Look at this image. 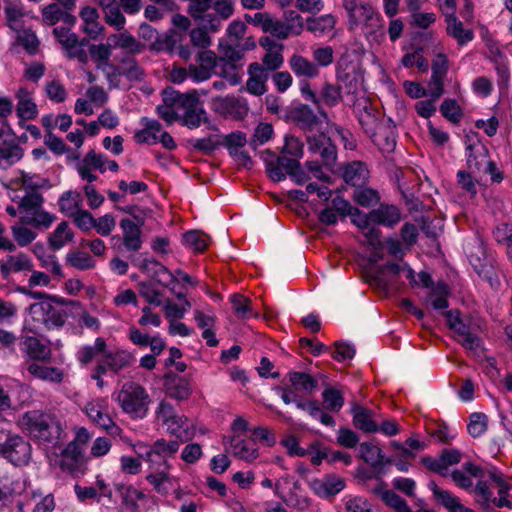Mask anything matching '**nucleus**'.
<instances>
[{"mask_svg": "<svg viewBox=\"0 0 512 512\" xmlns=\"http://www.w3.org/2000/svg\"><path fill=\"white\" fill-rule=\"evenodd\" d=\"M116 490L119 492L122 498V503L132 512H136L138 510V501L145 498L143 492L133 488L132 486L117 484Z\"/></svg>", "mask_w": 512, "mask_h": 512, "instance_id": "obj_42", "label": "nucleus"}, {"mask_svg": "<svg viewBox=\"0 0 512 512\" xmlns=\"http://www.w3.org/2000/svg\"><path fill=\"white\" fill-rule=\"evenodd\" d=\"M467 257L475 272L490 286L497 289L500 285L491 259L487 254V248L483 239L479 236L475 237L466 245Z\"/></svg>", "mask_w": 512, "mask_h": 512, "instance_id": "obj_4", "label": "nucleus"}, {"mask_svg": "<svg viewBox=\"0 0 512 512\" xmlns=\"http://www.w3.org/2000/svg\"><path fill=\"white\" fill-rule=\"evenodd\" d=\"M487 425V416L484 413L476 412L470 415V421L467 425V430L472 437H479L487 430Z\"/></svg>", "mask_w": 512, "mask_h": 512, "instance_id": "obj_62", "label": "nucleus"}, {"mask_svg": "<svg viewBox=\"0 0 512 512\" xmlns=\"http://www.w3.org/2000/svg\"><path fill=\"white\" fill-rule=\"evenodd\" d=\"M44 198L38 192H27L19 200V211L23 214L21 223L35 228L47 229L55 220V216L43 210Z\"/></svg>", "mask_w": 512, "mask_h": 512, "instance_id": "obj_3", "label": "nucleus"}, {"mask_svg": "<svg viewBox=\"0 0 512 512\" xmlns=\"http://www.w3.org/2000/svg\"><path fill=\"white\" fill-rule=\"evenodd\" d=\"M446 23L448 34L455 38L460 45L473 39V31L464 29L462 22L455 15L447 14Z\"/></svg>", "mask_w": 512, "mask_h": 512, "instance_id": "obj_39", "label": "nucleus"}, {"mask_svg": "<svg viewBox=\"0 0 512 512\" xmlns=\"http://www.w3.org/2000/svg\"><path fill=\"white\" fill-rule=\"evenodd\" d=\"M353 199L362 207H370L380 201V195L377 190L361 185L355 188Z\"/></svg>", "mask_w": 512, "mask_h": 512, "instance_id": "obj_50", "label": "nucleus"}, {"mask_svg": "<svg viewBox=\"0 0 512 512\" xmlns=\"http://www.w3.org/2000/svg\"><path fill=\"white\" fill-rule=\"evenodd\" d=\"M26 369L35 378L44 381L60 383L63 380V372L56 367L43 366L36 362H27Z\"/></svg>", "mask_w": 512, "mask_h": 512, "instance_id": "obj_36", "label": "nucleus"}, {"mask_svg": "<svg viewBox=\"0 0 512 512\" xmlns=\"http://www.w3.org/2000/svg\"><path fill=\"white\" fill-rule=\"evenodd\" d=\"M117 401L125 413L134 417L142 418L148 411L149 396L141 385L134 382L123 384Z\"/></svg>", "mask_w": 512, "mask_h": 512, "instance_id": "obj_6", "label": "nucleus"}, {"mask_svg": "<svg viewBox=\"0 0 512 512\" xmlns=\"http://www.w3.org/2000/svg\"><path fill=\"white\" fill-rule=\"evenodd\" d=\"M147 481L162 495L168 494L172 487L171 477L167 470L154 471L147 475Z\"/></svg>", "mask_w": 512, "mask_h": 512, "instance_id": "obj_49", "label": "nucleus"}, {"mask_svg": "<svg viewBox=\"0 0 512 512\" xmlns=\"http://www.w3.org/2000/svg\"><path fill=\"white\" fill-rule=\"evenodd\" d=\"M229 443L230 449L227 451L241 460L252 462L258 457V447L254 439H241L234 436L229 438Z\"/></svg>", "mask_w": 512, "mask_h": 512, "instance_id": "obj_24", "label": "nucleus"}, {"mask_svg": "<svg viewBox=\"0 0 512 512\" xmlns=\"http://www.w3.org/2000/svg\"><path fill=\"white\" fill-rule=\"evenodd\" d=\"M317 113L307 104H299L291 109L289 118L304 132H312L323 123L330 125L331 119L323 107H316Z\"/></svg>", "mask_w": 512, "mask_h": 512, "instance_id": "obj_10", "label": "nucleus"}, {"mask_svg": "<svg viewBox=\"0 0 512 512\" xmlns=\"http://www.w3.org/2000/svg\"><path fill=\"white\" fill-rule=\"evenodd\" d=\"M210 32V30L204 29L202 26L192 29L189 33L192 45L202 50L207 49L212 44L211 37L209 36Z\"/></svg>", "mask_w": 512, "mask_h": 512, "instance_id": "obj_64", "label": "nucleus"}, {"mask_svg": "<svg viewBox=\"0 0 512 512\" xmlns=\"http://www.w3.org/2000/svg\"><path fill=\"white\" fill-rule=\"evenodd\" d=\"M83 411L94 424L107 432L114 433L119 429L106 411V401L104 399H96L86 403Z\"/></svg>", "mask_w": 512, "mask_h": 512, "instance_id": "obj_15", "label": "nucleus"}, {"mask_svg": "<svg viewBox=\"0 0 512 512\" xmlns=\"http://www.w3.org/2000/svg\"><path fill=\"white\" fill-rule=\"evenodd\" d=\"M292 71L299 77L314 78L319 74L318 67L305 57L293 55L289 61Z\"/></svg>", "mask_w": 512, "mask_h": 512, "instance_id": "obj_40", "label": "nucleus"}, {"mask_svg": "<svg viewBox=\"0 0 512 512\" xmlns=\"http://www.w3.org/2000/svg\"><path fill=\"white\" fill-rule=\"evenodd\" d=\"M89 54L91 59L96 63V68L103 66V68H111L110 57L112 55V46L109 41L101 44H92L89 46Z\"/></svg>", "mask_w": 512, "mask_h": 512, "instance_id": "obj_43", "label": "nucleus"}, {"mask_svg": "<svg viewBox=\"0 0 512 512\" xmlns=\"http://www.w3.org/2000/svg\"><path fill=\"white\" fill-rule=\"evenodd\" d=\"M106 348L107 344L105 339L102 337H98L95 339L93 345H85L78 350L76 354L77 360L81 365L86 366L90 364L95 357H102L104 355Z\"/></svg>", "mask_w": 512, "mask_h": 512, "instance_id": "obj_37", "label": "nucleus"}, {"mask_svg": "<svg viewBox=\"0 0 512 512\" xmlns=\"http://www.w3.org/2000/svg\"><path fill=\"white\" fill-rule=\"evenodd\" d=\"M60 452L55 453V458L51 459L55 465L62 471L70 473L83 472L85 468V458L83 448L75 442H70L65 448H60Z\"/></svg>", "mask_w": 512, "mask_h": 512, "instance_id": "obj_12", "label": "nucleus"}, {"mask_svg": "<svg viewBox=\"0 0 512 512\" xmlns=\"http://www.w3.org/2000/svg\"><path fill=\"white\" fill-rule=\"evenodd\" d=\"M335 26V19L331 15H322L318 18L307 19V30L316 36H323L330 32Z\"/></svg>", "mask_w": 512, "mask_h": 512, "instance_id": "obj_48", "label": "nucleus"}, {"mask_svg": "<svg viewBox=\"0 0 512 512\" xmlns=\"http://www.w3.org/2000/svg\"><path fill=\"white\" fill-rule=\"evenodd\" d=\"M309 487L320 498H330L340 493L345 488L343 478L329 474L322 479H312Z\"/></svg>", "mask_w": 512, "mask_h": 512, "instance_id": "obj_16", "label": "nucleus"}, {"mask_svg": "<svg viewBox=\"0 0 512 512\" xmlns=\"http://www.w3.org/2000/svg\"><path fill=\"white\" fill-rule=\"evenodd\" d=\"M449 294L448 286L445 283H437L432 287L426 296V303L435 310H444L448 308L447 296Z\"/></svg>", "mask_w": 512, "mask_h": 512, "instance_id": "obj_41", "label": "nucleus"}, {"mask_svg": "<svg viewBox=\"0 0 512 512\" xmlns=\"http://www.w3.org/2000/svg\"><path fill=\"white\" fill-rule=\"evenodd\" d=\"M323 408L331 412H338L344 405L341 392L334 387H327L322 392Z\"/></svg>", "mask_w": 512, "mask_h": 512, "instance_id": "obj_51", "label": "nucleus"}, {"mask_svg": "<svg viewBox=\"0 0 512 512\" xmlns=\"http://www.w3.org/2000/svg\"><path fill=\"white\" fill-rule=\"evenodd\" d=\"M290 30L291 27L288 28L287 25L284 24L283 20L275 18L270 13L263 27V32L269 33L272 37L279 40H285L292 36Z\"/></svg>", "mask_w": 512, "mask_h": 512, "instance_id": "obj_47", "label": "nucleus"}, {"mask_svg": "<svg viewBox=\"0 0 512 512\" xmlns=\"http://www.w3.org/2000/svg\"><path fill=\"white\" fill-rule=\"evenodd\" d=\"M187 12L197 26L214 33L233 15L234 6L230 0H191Z\"/></svg>", "mask_w": 512, "mask_h": 512, "instance_id": "obj_2", "label": "nucleus"}, {"mask_svg": "<svg viewBox=\"0 0 512 512\" xmlns=\"http://www.w3.org/2000/svg\"><path fill=\"white\" fill-rule=\"evenodd\" d=\"M300 92L302 97L312 102L316 107H335L343 99L342 85H336L330 82H324L319 94L317 95L310 87V84L303 80L300 82Z\"/></svg>", "mask_w": 512, "mask_h": 512, "instance_id": "obj_11", "label": "nucleus"}, {"mask_svg": "<svg viewBox=\"0 0 512 512\" xmlns=\"http://www.w3.org/2000/svg\"><path fill=\"white\" fill-rule=\"evenodd\" d=\"M289 386L296 393L311 395L318 387V381L308 373L291 371L287 374Z\"/></svg>", "mask_w": 512, "mask_h": 512, "instance_id": "obj_30", "label": "nucleus"}, {"mask_svg": "<svg viewBox=\"0 0 512 512\" xmlns=\"http://www.w3.org/2000/svg\"><path fill=\"white\" fill-rule=\"evenodd\" d=\"M33 507L35 512H53L56 507L55 498L52 493L42 496L40 493H33Z\"/></svg>", "mask_w": 512, "mask_h": 512, "instance_id": "obj_63", "label": "nucleus"}, {"mask_svg": "<svg viewBox=\"0 0 512 512\" xmlns=\"http://www.w3.org/2000/svg\"><path fill=\"white\" fill-rule=\"evenodd\" d=\"M356 113L361 128L369 138L375 136V132L384 124L380 123L379 114L366 100L357 104Z\"/></svg>", "mask_w": 512, "mask_h": 512, "instance_id": "obj_19", "label": "nucleus"}, {"mask_svg": "<svg viewBox=\"0 0 512 512\" xmlns=\"http://www.w3.org/2000/svg\"><path fill=\"white\" fill-rule=\"evenodd\" d=\"M17 115L21 119L31 120L37 115V105L26 88H20L16 93Z\"/></svg>", "mask_w": 512, "mask_h": 512, "instance_id": "obj_34", "label": "nucleus"}, {"mask_svg": "<svg viewBox=\"0 0 512 512\" xmlns=\"http://www.w3.org/2000/svg\"><path fill=\"white\" fill-rule=\"evenodd\" d=\"M207 121L208 117L206 111L204 108L198 106V104L189 108L179 120L183 126L189 129L198 128L202 123H206Z\"/></svg>", "mask_w": 512, "mask_h": 512, "instance_id": "obj_46", "label": "nucleus"}, {"mask_svg": "<svg viewBox=\"0 0 512 512\" xmlns=\"http://www.w3.org/2000/svg\"><path fill=\"white\" fill-rule=\"evenodd\" d=\"M178 441L167 442L164 439H158L153 446H151L150 456H163L167 460L168 457L173 456L179 450Z\"/></svg>", "mask_w": 512, "mask_h": 512, "instance_id": "obj_57", "label": "nucleus"}, {"mask_svg": "<svg viewBox=\"0 0 512 512\" xmlns=\"http://www.w3.org/2000/svg\"><path fill=\"white\" fill-rule=\"evenodd\" d=\"M467 257L475 272L490 286L497 289L500 285L491 259L487 254V248L483 239L479 236L475 237L466 245Z\"/></svg>", "mask_w": 512, "mask_h": 512, "instance_id": "obj_5", "label": "nucleus"}, {"mask_svg": "<svg viewBox=\"0 0 512 512\" xmlns=\"http://www.w3.org/2000/svg\"><path fill=\"white\" fill-rule=\"evenodd\" d=\"M300 487L301 485L299 481H295L293 483V489L290 490L288 496L283 500L289 507L304 511L310 507L311 500L307 496L297 493V490H299Z\"/></svg>", "mask_w": 512, "mask_h": 512, "instance_id": "obj_53", "label": "nucleus"}, {"mask_svg": "<svg viewBox=\"0 0 512 512\" xmlns=\"http://www.w3.org/2000/svg\"><path fill=\"white\" fill-rule=\"evenodd\" d=\"M21 345L22 351L32 360L49 361L51 358V349L37 337L23 336L21 338Z\"/></svg>", "mask_w": 512, "mask_h": 512, "instance_id": "obj_25", "label": "nucleus"}, {"mask_svg": "<svg viewBox=\"0 0 512 512\" xmlns=\"http://www.w3.org/2000/svg\"><path fill=\"white\" fill-rule=\"evenodd\" d=\"M33 319L42 322L47 329L62 327L67 315L63 310L55 308L49 302L33 303L29 306Z\"/></svg>", "mask_w": 512, "mask_h": 512, "instance_id": "obj_13", "label": "nucleus"}, {"mask_svg": "<svg viewBox=\"0 0 512 512\" xmlns=\"http://www.w3.org/2000/svg\"><path fill=\"white\" fill-rule=\"evenodd\" d=\"M474 493L476 495V502L482 509H491V504H493V500H496V497H493V492L486 481H478L474 488Z\"/></svg>", "mask_w": 512, "mask_h": 512, "instance_id": "obj_54", "label": "nucleus"}, {"mask_svg": "<svg viewBox=\"0 0 512 512\" xmlns=\"http://www.w3.org/2000/svg\"><path fill=\"white\" fill-rule=\"evenodd\" d=\"M403 274L410 281L412 287L418 285L415 273L406 263H388L386 265L376 266L370 275L369 282L382 290H388L393 287L396 279Z\"/></svg>", "mask_w": 512, "mask_h": 512, "instance_id": "obj_8", "label": "nucleus"}, {"mask_svg": "<svg viewBox=\"0 0 512 512\" xmlns=\"http://www.w3.org/2000/svg\"><path fill=\"white\" fill-rule=\"evenodd\" d=\"M370 217L374 224L393 228L400 222L401 212L396 205L382 203L378 208L370 211Z\"/></svg>", "mask_w": 512, "mask_h": 512, "instance_id": "obj_23", "label": "nucleus"}, {"mask_svg": "<svg viewBox=\"0 0 512 512\" xmlns=\"http://www.w3.org/2000/svg\"><path fill=\"white\" fill-rule=\"evenodd\" d=\"M133 356L125 350H105L104 355L100 357L96 365L104 367L105 372L119 373L121 370L131 366Z\"/></svg>", "mask_w": 512, "mask_h": 512, "instance_id": "obj_18", "label": "nucleus"}, {"mask_svg": "<svg viewBox=\"0 0 512 512\" xmlns=\"http://www.w3.org/2000/svg\"><path fill=\"white\" fill-rule=\"evenodd\" d=\"M79 203L80 194L73 191L64 192L58 201L60 210L70 218L80 210Z\"/></svg>", "mask_w": 512, "mask_h": 512, "instance_id": "obj_52", "label": "nucleus"}, {"mask_svg": "<svg viewBox=\"0 0 512 512\" xmlns=\"http://www.w3.org/2000/svg\"><path fill=\"white\" fill-rule=\"evenodd\" d=\"M248 79L245 89L252 95L261 96L267 91V81L269 79L268 70L260 63L253 62L247 69Z\"/></svg>", "mask_w": 512, "mask_h": 512, "instance_id": "obj_17", "label": "nucleus"}, {"mask_svg": "<svg viewBox=\"0 0 512 512\" xmlns=\"http://www.w3.org/2000/svg\"><path fill=\"white\" fill-rule=\"evenodd\" d=\"M20 428L40 443L56 448L63 435L61 423L52 415L39 410L25 412L18 419Z\"/></svg>", "mask_w": 512, "mask_h": 512, "instance_id": "obj_1", "label": "nucleus"}, {"mask_svg": "<svg viewBox=\"0 0 512 512\" xmlns=\"http://www.w3.org/2000/svg\"><path fill=\"white\" fill-rule=\"evenodd\" d=\"M448 327L457 335L458 342L468 351L475 355L479 354L482 346V340L474 333L470 319L460 316L459 310H449L445 312Z\"/></svg>", "mask_w": 512, "mask_h": 512, "instance_id": "obj_9", "label": "nucleus"}, {"mask_svg": "<svg viewBox=\"0 0 512 512\" xmlns=\"http://www.w3.org/2000/svg\"><path fill=\"white\" fill-rule=\"evenodd\" d=\"M163 102L169 103L170 107L172 106L180 120L189 108L199 104V98L195 92L182 94L177 91H164Z\"/></svg>", "mask_w": 512, "mask_h": 512, "instance_id": "obj_21", "label": "nucleus"}, {"mask_svg": "<svg viewBox=\"0 0 512 512\" xmlns=\"http://www.w3.org/2000/svg\"><path fill=\"white\" fill-rule=\"evenodd\" d=\"M360 456L371 467L377 469L379 475L384 474V455L382 450L368 442L360 444Z\"/></svg>", "mask_w": 512, "mask_h": 512, "instance_id": "obj_35", "label": "nucleus"}, {"mask_svg": "<svg viewBox=\"0 0 512 512\" xmlns=\"http://www.w3.org/2000/svg\"><path fill=\"white\" fill-rule=\"evenodd\" d=\"M370 139L383 154L393 152L396 147L395 126L391 122L384 123Z\"/></svg>", "mask_w": 512, "mask_h": 512, "instance_id": "obj_26", "label": "nucleus"}, {"mask_svg": "<svg viewBox=\"0 0 512 512\" xmlns=\"http://www.w3.org/2000/svg\"><path fill=\"white\" fill-rule=\"evenodd\" d=\"M67 263L79 270L91 269L95 266L94 259L86 252H70L66 256Z\"/></svg>", "mask_w": 512, "mask_h": 512, "instance_id": "obj_56", "label": "nucleus"}, {"mask_svg": "<svg viewBox=\"0 0 512 512\" xmlns=\"http://www.w3.org/2000/svg\"><path fill=\"white\" fill-rule=\"evenodd\" d=\"M34 254L42 261V266L49 269L54 275L62 276V268L56 261L54 255H45V248L42 244H35L33 246Z\"/></svg>", "mask_w": 512, "mask_h": 512, "instance_id": "obj_55", "label": "nucleus"}, {"mask_svg": "<svg viewBox=\"0 0 512 512\" xmlns=\"http://www.w3.org/2000/svg\"><path fill=\"white\" fill-rule=\"evenodd\" d=\"M273 134V127L268 123H260L255 128L254 134L249 141V145L256 150L258 146L268 142Z\"/></svg>", "mask_w": 512, "mask_h": 512, "instance_id": "obj_59", "label": "nucleus"}, {"mask_svg": "<svg viewBox=\"0 0 512 512\" xmlns=\"http://www.w3.org/2000/svg\"><path fill=\"white\" fill-rule=\"evenodd\" d=\"M138 266L143 272L151 273L160 284L166 285L168 281L175 280L172 272L154 259H143Z\"/></svg>", "mask_w": 512, "mask_h": 512, "instance_id": "obj_33", "label": "nucleus"}, {"mask_svg": "<svg viewBox=\"0 0 512 512\" xmlns=\"http://www.w3.org/2000/svg\"><path fill=\"white\" fill-rule=\"evenodd\" d=\"M167 393L176 400H186L192 393L191 383L186 378H179L173 385L168 387Z\"/></svg>", "mask_w": 512, "mask_h": 512, "instance_id": "obj_58", "label": "nucleus"}, {"mask_svg": "<svg viewBox=\"0 0 512 512\" xmlns=\"http://www.w3.org/2000/svg\"><path fill=\"white\" fill-rule=\"evenodd\" d=\"M188 143L193 149L205 154L213 152L220 145V141L216 135H210L204 138H193L188 140Z\"/></svg>", "mask_w": 512, "mask_h": 512, "instance_id": "obj_61", "label": "nucleus"}, {"mask_svg": "<svg viewBox=\"0 0 512 512\" xmlns=\"http://www.w3.org/2000/svg\"><path fill=\"white\" fill-rule=\"evenodd\" d=\"M309 152L319 155L326 166H333L337 160V149L324 133L309 135L306 138Z\"/></svg>", "mask_w": 512, "mask_h": 512, "instance_id": "obj_14", "label": "nucleus"}, {"mask_svg": "<svg viewBox=\"0 0 512 512\" xmlns=\"http://www.w3.org/2000/svg\"><path fill=\"white\" fill-rule=\"evenodd\" d=\"M74 234L72 230L69 228L67 222L63 221L54 230V232L49 236V245L52 250L56 251L64 247L67 242L72 241Z\"/></svg>", "mask_w": 512, "mask_h": 512, "instance_id": "obj_44", "label": "nucleus"}, {"mask_svg": "<svg viewBox=\"0 0 512 512\" xmlns=\"http://www.w3.org/2000/svg\"><path fill=\"white\" fill-rule=\"evenodd\" d=\"M361 234L363 237L362 241L367 243L371 249L369 262L371 264L377 263L384 255V243L381 240L380 229L371 225L361 231Z\"/></svg>", "mask_w": 512, "mask_h": 512, "instance_id": "obj_29", "label": "nucleus"}, {"mask_svg": "<svg viewBox=\"0 0 512 512\" xmlns=\"http://www.w3.org/2000/svg\"><path fill=\"white\" fill-rule=\"evenodd\" d=\"M141 227L142 226L134 224L133 220L128 218H124L120 221L123 244L127 251L137 252L142 248L143 240Z\"/></svg>", "mask_w": 512, "mask_h": 512, "instance_id": "obj_22", "label": "nucleus"}, {"mask_svg": "<svg viewBox=\"0 0 512 512\" xmlns=\"http://www.w3.org/2000/svg\"><path fill=\"white\" fill-rule=\"evenodd\" d=\"M31 445L23 437L0 428V454L14 465L27 464L31 458Z\"/></svg>", "mask_w": 512, "mask_h": 512, "instance_id": "obj_7", "label": "nucleus"}, {"mask_svg": "<svg viewBox=\"0 0 512 512\" xmlns=\"http://www.w3.org/2000/svg\"><path fill=\"white\" fill-rule=\"evenodd\" d=\"M23 157V149L14 141L0 143V167L7 169Z\"/></svg>", "mask_w": 512, "mask_h": 512, "instance_id": "obj_38", "label": "nucleus"}, {"mask_svg": "<svg viewBox=\"0 0 512 512\" xmlns=\"http://www.w3.org/2000/svg\"><path fill=\"white\" fill-rule=\"evenodd\" d=\"M139 37L150 43V47L155 51L171 52L175 45L172 36L165 35L161 37L157 30L147 23H143L139 27Z\"/></svg>", "mask_w": 512, "mask_h": 512, "instance_id": "obj_20", "label": "nucleus"}, {"mask_svg": "<svg viewBox=\"0 0 512 512\" xmlns=\"http://www.w3.org/2000/svg\"><path fill=\"white\" fill-rule=\"evenodd\" d=\"M107 41H109L112 49H122L130 55L140 54L145 48L133 35L127 32L111 34L107 37Z\"/></svg>", "mask_w": 512, "mask_h": 512, "instance_id": "obj_27", "label": "nucleus"}, {"mask_svg": "<svg viewBox=\"0 0 512 512\" xmlns=\"http://www.w3.org/2000/svg\"><path fill=\"white\" fill-rule=\"evenodd\" d=\"M102 9L104 12V19L108 25L113 26L118 30L124 28L126 19L121 13L118 2L113 5H110L108 8Z\"/></svg>", "mask_w": 512, "mask_h": 512, "instance_id": "obj_60", "label": "nucleus"}, {"mask_svg": "<svg viewBox=\"0 0 512 512\" xmlns=\"http://www.w3.org/2000/svg\"><path fill=\"white\" fill-rule=\"evenodd\" d=\"M31 269V259L28 257V255L22 252L16 255H9L6 257V259L0 262V272L5 280L9 278L11 273H17Z\"/></svg>", "mask_w": 512, "mask_h": 512, "instance_id": "obj_28", "label": "nucleus"}, {"mask_svg": "<svg viewBox=\"0 0 512 512\" xmlns=\"http://www.w3.org/2000/svg\"><path fill=\"white\" fill-rule=\"evenodd\" d=\"M353 415V424L357 429L366 433H374L378 431V425L373 420L374 413L370 409L354 404L351 408Z\"/></svg>", "mask_w": 512, "mask_h": 512, "instance_id": "obj_31", "label": "nucleus"}, {"mask_svg": "<svg viewBox=\"0 0 512 512\" xmlns=\"http://www.w3.org/2000/svg\"><path fill=\"white\" fill-rule=\"evenodd\" d=\"M237 69L236 64L219 58L213 74L226 79L230 85L235 86L241 83V76L238 74Z\"/></svg>", "mask_w": 512, "mask_h": 512, "instance_id": "obj_45", "label": "nucleus"}, {"mask_svg": "<svg viewBox=\"0 0 512 512\" xmlns=\"http://www.w3.org/2000/svg\"><path fill=\"white\" fill-rule=\"evenodd\" d=\"M342 177L347 184L359 187L368 179V170L364 163L354 161L343 167Z\"/></svg>", "mask_w": 512, "mask_h": 512, "instance_id": "obj_32", "label": "nucleus"}]
</instances>
